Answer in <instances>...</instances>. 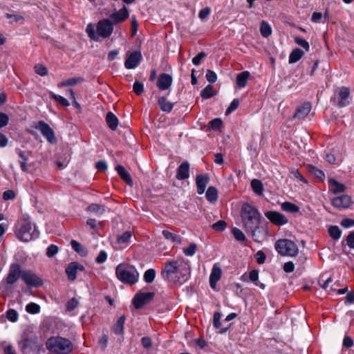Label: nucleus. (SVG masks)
Wrapping results in <instances>:
<instances>
[{
	"label": "nucleus",
	"instance_id": "69168bd1",
	"mask_svg": "<svg viewBox=\"0 0 354 354\" xmlns=\"http://www.w3.org/2000/svg\"><path fill=\"white\" fill-rule=\"evenodd\" d=\"M255 258L258 263L263 264L266 261V256L262 250H259L255 254Z\"/></svg>",
	"mask_w": 354,
	"mask_h": 354
},
{
	"label": "nucleus",
	"instance_id": "774afa93",
	"mask_svg": "<svg viewBox=\"0 0 354 354\" xmlns=\"http://www.w3.org/2000/svg\"><path fill=\"white\" fill-rule=\"evenodd\" d=\"M78 304V301L75 298H72L67 302L66 307L69 311H71L77 308Z\"/></svg>",
	"mask_w": 354,
	"mask_h": 354
},
{
	"label": "nucleus",
	"instance_id": "680f3d73",
	"mask_svg": "<svg viewBox=\"0 0 354 354\" xmlns=\"http://www.w3.org/2000/svg\"><path fill=\"white\" fill-rule=\"evenodd\" d=\"M7 318L10 322H15L18 319V313L15 310L10 309L7 311Z\"/></svg>",
	"mask_w": 354,
	"mask_h": 354
},
{
	"label": "nucleus",
	"instance_id": "2eb2a0df",
	"mask_svg": "<svg viewBox=\"0 0 354 354\" xmlns=\"http://www.w3.org/2000/svg\"><path fill=\"white\" fill-rule=\"evenodd\" d=\"M332 204L334 207L339 209L347 208L351 204V198L349 196L344 194L333 198Z\"/></svg>",
	"mask_w": 354,
	"mask_h": 354
},
{
	"label": "nucleus",
	"instance_id": "052dcab7",
	"mask_svg": "<svg viewBox=\"0 0 354 354\" xmlns=\"http://www.w3.org/2000/svg\"><path fill=\"white\" fill-rule=\"evenodd\" d=\"M207 56L206 53L205 52H201L199 53L196 56H195L192 59V63L195 66H198L201 61Z\"/></svg>",
	"mask_w": 354,
	"mask_h": 354
},
{
	"label": "nucleus",
	"instance_id": "bf43d9fd",
	"mask_svg": "<svg viewBox=\"0 0 354 354\" xmlns=\"http://www.w3.org/2000/svg\"><path fill=\"white\" fill-rule=\"evenodd\" d=\"M59 251L58 247L55 245H50L47 248L46 255L48 257H54Z\"/></svg>",
	"mask_w": 354,
	"mask_h": 354
},
{
	"label": "nucleus",
	"instance_id": "c9c22d12",
	"mask_svg": "<svg viewBox=\"0 0 354 354\" xmlns=\"http://www.w3.org/2000/svg\"><path fill=\"white\" fill-rule=\"evenodd\" d=\"M205 196L207 200L210 203H215L218 199V191L214 187H208Z\"/></svg>",
	"mask_w": 354,
	"mask_h": 354
},
{
	"label": "nucleus",
	"instance_id": "0eeeda50",
	"mask_svg": "<svg viewBox=\"0 0 354 354\" xmlns=\"http://www.w3.org/2000/svg\"><path fill=\"white\" fill-rule=\"evenodd\" d=\"M246 232L250 233L252 239L257 243L266 240L268 236V228L261 224L257 225L254 228L249 229Z\"/></svg>",
	"mask_w": 354,
	"mask_h": 354
},
{
	"label": "nucleus",
	"instance_id": "412c9836",
	"mask_svg": "<svg viewBox=\"0 0 354 354\" xmlns=\"http://www.w3.org/2000/svg\"><path fill=\"white\" fill-rule=\"evenodd\" d=\"M172 83V77L166 73H162L160 75L158 82L157 86L162 91H165L170 87Z\"/></svg>",
	"mask_w": 354,
	"mask_h": 354
},
{
	"label": "nucleus",
	"instance_id": "ddd939ff",
	"mask_svg": "<svg viewBox=\"0 0 354 354\" xmlns=\"http://www.w3.org/2000/svg\"><path fill=\"white\" fill-rule=\"evenodd\" d=\"M266 218L276 225H283L288 223V218L282 214L276 211H268L265 212Z\"/></svg>",
	"mask_w": 354,
	"mask_h": 354
},
{
	"label": "nucleus",
	"instance_id": "39448f33",
	"mask_svg": "<svg viewBox=\"0 0 354 354\" xmlns=\"http://www.w3.org/2000/svg\"><path fill=\"white\" fill-rule=\"evenodd\" d=\"M118 279L125 284H134L138 281L139 273L137 269L128 264H119L115 269Z\"/></svg>",
	"mask_w": 354,
	"mask_h": 354
},
{
	"label": "nucleus",
	"instance_id": "49530a36",
	"mask_svg": "<svg viewBox=\"0 0 354 354\" xmlns=\"http://www.w3.org/2000/svg\"><path fill=\"white\" fill-rule=\"evenodd\" d=\"M214 95L213 86L212 85H207L201 92V95L204 99H208Z\"/></svg>",
	"mask_w": 354,
	"mask_h": 354
},
{
	"label": "nucleus",
	"instance_id": "9b49d317",
	"mask_svg": "<svg viewBox=\"0 0 354 354\" xmlns=\"http://www.w3.org/2000/svg\"><path fill=\"white\" fill-rule=\"evenodd\" d=\"M20 277L21 278V266L17 263H14L11 265L4 282L7 286L12 285L16 283Z\"/></svg>",
	"mask_w": 354,
	"mask_h": 354
},
{
	"label": "nucleus",
	"instance_id": "a878e982",
	"mask_svg": "<svg viewBox=\"0 0 354 354\" xmlns=\"http://www.w3.org/2000/svg\"><path fill=\"white\" fill-rule=\"evenodd\" d=\"M115 170L120 176L130 186L133 185V180L130 174L126 171L125 168L122 165H117Z\"/></svg>",
	"mask_w": 354,
	"mask_h": 354
},
{
	"label": "nucleus",
	"instance_id": "3c124183",
	"mask_svg": "<svg viewBox=\"0 0 354 354\" xmlns=\"http://www.w3.org/2000/svg\"><path fill=\"white\" fill-rule=\"evenodd\" d=\"M133 91L136 95H141L144 91V84L138 81H136L133 85Z\"/></svg>",
	"mask_w": 354,
	"mask_h": 354
},
{
	"label": "nucleus",
	"instance_id": "e2e57ef3",
	"mask_svg": "<svg viewBox=\"0 0 354 354\" xmlns=\"http://www.w3.org/2000/svg\"><path fill=\"white\" fill-rule=\"evenodd\" d=\"M206 78L209 82L214 83L217 80V75L213 71L207 70L206 73Z\"/></svg>",
	"mask_w": 354,
	"mask_h": 354
},
{
	"label": "nucleus",
	"instance_id": "4c0bfd02",
	"mask_svg": "<svg viewBox=\"0 0 354 354\" xmlns=\"http://www.w3.org/2000/svg\"><path fill=\"white\" fill-rule=\"evenodd\" d=\"M251 186L254 192L258 195H262L263 191V183L260 180L253 179L251 181Z\"/></svg>",
	"mask_w": 354,
	"mask_h": 354
},
{
	"label": "nucleus",
	"instance_id": "b1692460",
	"mask_svg": "<svg viewBox=\"0 0 354 354\" xmlns=\"http://www.w3.org/2000/svg\"><path fill=\"white\" fill-rule=\"evenodd\" d=\"M339 97L340 100L338 102L339 107H344L349 104L348 98L350 96V91L347 87H342L339 89Z\"/></svg>",
	"mask_w": 354,
	"mask_h": 354
},
{
	"label": "nucleus",
	"instance_id": "0e129e2a",
	"mask_svg": "<svg viewBox=\"0 0 354 354\" xmlns=\"http://www.w3.org/2000/svg\"><path fill=\"white\" fill-rule=\"evenodd\" d=\"M35 73L41 76H44L48 73L47 68L43 65H36L35 66Z\"/></svg>",
	"mask_w": 354,
	"mask_h": 354
},
{
	"label": "nucleus",
	"instance_id": "7c9ffc66",
	"mask_svg": "<svg viewBox=\"0 0 354 354\" xmlns=\"http://www.w3.org/2000/svg\"><path fill=\"white\" fill-rule=\"evenodd\" d=\"M72 248L82 257H86L88 254V250L80 243L75 240L71 242Z\"/></svg>",
	"mask_w": 354,
	"mask_h": 354
},
{
	"label": "nucleus",
	"instance_id": "20e7f679",
	"mask_svg": "<svg viewBox=\"0 0 354 354\" xmlns=\"http://www.w3.org/2000/svg\"><path fill=\"white\" fill-rule=\"evenodd\" d=\"M46 346L49 351L54 353L68 354L73 350L71 341L59 336L48 338Z\"/></svg>",
	"mask_w": 354,
	"mask_h": 354
},
{
	"label": "nucleus",
	"instance_id": "09e8293b",
	"mask_svg": "<svg viewBox=\"0 0 354 354\" xmlns=\"http://www.w3.org/2000/svg\"><path fill=\"white\" fill-rule=\"evenodd\" d=\"M295 42L301 46L302 48H304L306 52H309L310 51V45H309V43L304 39L301 38V37H295Z\"/></svg>",
	"mask_w": 354,
	"mask_h": 354
},
{
	"label": "nucleus",
	"instance_id": "7ed1b4c3",
	"mask_svg": "<svg viewBox=\"0 0 354 354\" xmlns=\"http://www.w3.org/2000/svg\"><path fill=\"white\" fill-rule=\"evenodd\" d=\"M241 217L245 231L254 228L257 225L261 224V222L260 212L255 207L249 203L243 205L241 210Z\"/></svg>",
	"mask_w": 354,
	"mask_h": 354
},
{
	"label": "nucleus",
	"instance_id": "c03bdc74",
	"mask_svg": "<svg viewBox=\"0 0 354 354\" xmlns=\"http://www.w3.org/2000/svg\"><path fill=\"white\" fill-rule=\"evenodd\" d=\"M156 277V271L154 269H148L144 274V280L147 283H151L154 281Z\"/></svg>",
	"mask_w": 354,
	"mask_h": 354
},
{
	"label": "nucleus",
	"instance_id": "5fc2aeb1",
	"mask_svg": "<svg viewBox=\"0 0 354 354\" xmlns=\"http://www.w3.org/2000/svg\"><path fill=\"white\" fill-rule=\"evenodd\" d=\"M222 120L220 118H215L209 123V128L212 130H217L222 125Z\"/></svg>",
	"mask_w": 354,
	"mask_h": 354
},
{
	"label": "nucleus",
	"instance_id": "13d9d810",
	"mask_svg": "<svg viewBox=\"0 0 354 354\" xmlns=\"http://www.w3.org/2000/svg\"><path fill=\"white\" fill-rule=\"evenodd\" d=\"M346 244L351 249H354V231L351 232L345 239Z\"/></svg>",
	"mask_w": 354,
	"mask_h": 354
},
{
	"label": "nucleus",
	"instance_id": "338daca9",
	"mask_svg": "<svg viewBox=\"0 0 354 354\" xmlns=\"http://www.w3.org/2000/svg\"><path fill=\"white\" fill-rule=\"evenodd\" d=\"M341 225L344 228H349L354 226V219L352 218H344L340 223Z\"/></svg>",
	"mask_w": 354,
	"mask_h": 354
},
{
	"label": "nucleus",
	"instance_id": "58836bf2",
	"mask_svg": "<svg viewBox=\"0 0 354 354\" xmlns=\"http://www.w3.org/2000/svg\"><path fill=\"white\" fill-rule=\"evenodd\" d=\"M281 209L287 212L296 213L299 211V207L290 202H284L281 204Z\"/></svg>",
	"mask_w": 354,
	"mask_h": 354
},
{
	"label": "nucleus",
	"instance_id": "37998d69",
	"mask_svg": "<svg viewBox=\"0 0 354 354\" xmlns=\"http://www.w3.org/2000/svg\"><path fill=\"white\" fill-rule=\"evenodd\" d=\"M50 97L55 100L57 103L63 106H68L70 105L69 102L65 97L62 95L55 94L53 92L50 93Z\"/></svg>",
	"mask_w": 354,
	"mask_h": 354
},
{
	"label": "nucleus",
	"instance_id": "603ef678",
	"mask_svg": "<svg viewBox=\"0 0 354 354\" xmlns=\"http://www.w3.org/2000/svg\"><path fill=\"white\" fill-rule=\"evenodd\" d=\"M311 172L313 174V176L319 181H323L324 179L325 178L324 173L322 170L315 167L312 168Z\"/></svg>",
	"mask_w": 354,
	"mask_h": 354
},
{
	"label": "nucleus",
	"instance_id": "473e14b6",
	"mask_svg": "<svg viewBox=\"0 0 354 354\" xmlns=\"http://www.w3.org/2000/svg\"><path fill=\"white\" fill-rule=\"evenodd\" d=\"M126 320V317L124 315H122L117 320L116 323L112 328L113 331L115 334H122L124 332V324Z\"/></svg>",
	"mask_w": 354,
	"mask_h": 354
},
{
	"label": "nucleus",
	"instance_id": "dca6fc26",
	"mask_svg": "<svg viewBox=\"0 0 354 354\" xmlns=\"http://www.w3.org/2000/svg\"><path fill=\"white\" fill-rule=\"evenodd\" d=\"M84 266L77 262L71 263L66 269V273L68 279L73 281L76 279L77 272L78 270H83Z\"/></svg>",
	"mask_w": 354,
	"mask_h": 354
},
{
	"label": "nucleus",
	"instance_id": "4d7b16f0",
	"mask_svg": "<svg viewBox=\"0 0 354 354\" xmlns=\"http://www.w3.org/2000/svg\"><path fill=\"white\" fill-rule=\"evenodd\" d=\"M239 105V100L234 99L232 100V102H231L230 105L229 106V107L227 109V110L225 111V114L226 115L230 114L232 112H233L238 108Z\"/></svg>",
	"mask_w": 354,
	"mask_h": 354
},
{
	"label": "nucleus",
	"instance_id": "6e6d98bb",
	"mask_svg": "<svg viewBox=\"0 0 354 354\" xmlns=\"http://www.w3.org/2000/svg\"><path fill=\"white\" fill-rule=\"evenodd\" d=\"M196 250V245L195 243L189 244V247L183 249L184 254L187 257L193 256Z\"/></svg>",
	"mask_w": 354,
	"mask_h": 354
},
{
	"label": "nucleus",
	"instance_id": "9d476101",
	"mask_svg": "<svg viewBox=\"0 0 354 354\" xmlns=\"http://www.w3.org/2000/svg\"><path fill=\"white\" fill-rule=\"evenodd\" d=\"M154 295L153 292L137 293L133 299L134 307L138 309L142 308L145 304L153 300Z\"/></svg>",
	"mask_w": 354,
	"mask_h": 354
},
{
	"label": "nucleus",
	"instance_id": "423d86ee",
	"mask_svg": "<svg viewBox=\"0 0 354 354\" xmlns=\"http://www.w3.org/2000/svg\"><path fill=\"white\" fill-rule=\"evenodd\" d=\"M275 250L282 256L295 257L299 252L297 245L288 239H279L274 244Z\"/></svg>",
	"mask_w": 354,
	"mask_h": 354
},
{
	"label": "nucleus",
	"instance_id": "f8f14e48",
	"mask_svg": "<svg viewBox=\"0 0 354 354\" xmlns=\"http://www.w3.org/2000/svg\"><path fill=\"white\" fill-rule=\"evenodd\" d=\"M21 279L30 286L38 287L43 284L42 280L30 270H21Z\"/></svg>",
	"mask_w": 354,
	"mask_h": 354
},
{
	"label": "nucleus",
	"instance_id": "4468645a",
	"mask_svg": "<svg viewBox=\"0 0 354 354\" xmlns=\"http://www.w3.org/2000/svg\"><path fill=\"white\" fill-rule=\"evenodd\" d=\"M142 60V54L139 51H134L127 55L124 66L127 69L136 68Z\"/></svg>",
	"mask_w": 354,
	"mask_h": 354
},
{
	"label": "nucleus",
	"instance_id": "cd10ccee",
	"mask_svg": "<svg viewBox=\"0 0 354 354\" xmlns=\"http://www.w3.org/2000/svg\"><path fill=\"white\" fill-rule=\"evenodd\" d=\"M161 111L170 113L174 108V103L168 101L166 97H160L158 100Z\"/></svg>",
	"mask_w": 354,
	"mask_h": 354
},
{
	"label": "nucleus",
	"instance_id": "f03ea898",
	"mask_svg": "<svg viewBox=\"0 0 354 354\" xmlns=\"http://www.w3.org/2000/svg\"><path fill=\"white\" fill-rule=\"evenodd\" d=\"M16 227L15 234L21 241L28 242L39 237V232L29 216L19 219Z\"/></svg>",
	"mask_w": 354,
	"mask_h": 354
},
{
	"label": "nucleus",
	"instance_id": "de8ad7c7",
	"mask_svg": "<svg viewBox=\"0 0 354 354\" xmlns=\"http://www.w3.org/2000/svg\"><path fill=\"white\" fill-rule=\"evenodd\" d=\"M232 234L234 237L238 241L243 242L245 241L246 239V237L244 234V233L239 228L234 227L232 230Z\"/></svg>",
	"mask_w": 354,
	"mask_h": 354
},
{
	"label": "nucleus",
	"instance_id": "aec40b11",
	"mask_svg": "<svg viewBox=\"0 0 354 354\" xmlns=\"http://www.w3.org/2000/svg\"><path fill=\"white\" fill-rule=\"evenodd\" d=\"M221 267L217 263L214 264L209 276V284L211 288H215L216 283L221 279Z\"/></svg>",
	"mask_w": 354,
	"mask_h": 354
},
{
	"label": "nucleus",
	"instance_id": "f257e3e1",
	"mask_svg": "<svg viewBox=\"0 0 354 354\" xmlns=\"http://www.w3.org/2000/svg\"><path fill=\"white\" fill-rule=\"evenodd\" d=\"M190 271L189 262L180 259L167 261L161 271L160 276L165 281L172 283L173 277L178 272L180 277L176 281L179 283H185L189 277Z\"/></svg>",
	"mask_w": 354,
	"mask_h": 354
},
{
	"label": "nucleus",
	"instance_id": "5701e85b",
	"mask_svg": "<svg viewBox=\"0 0 354 354\" xmlns=\"http://www.w3.org/2000/svg\"><path fill=\"white\" fill-rule=\"evenodd\" d=\"M17 153L20 158V160L19 161L21 169L24 172H28V166L27 165V162L29 160L30 153L28 151H22L20 149H17Z\"/></svg>",
	"mask_w": 354,
	"mask_h": 354
},
{
	"label": "nucleus",
	"instance_id": "1a4fd4ad",
	"mask_svg": "<svg viewBox=\"0 0 354 354\" xmlns=\"http://www.w3.org/2000/svg\"><path fill=\"white\" fill-rule=\"evenodd\" d=\"M35 128L40 131L43 136L45 137L50 143H55L57 141L53 129L44 121H39Z\"/></svg>",
	"mask_w": 354,
	"mask_h": 354
},
{
	"label": "nucleus",
	"instance_id": "72a5a7b5",
	"mask_svg": "<svg viewBox=\"0 0 354 354\" xmlns=\"http://www.w3.org/2000/svg\"><path fill=\"white\" fill-rule=\"evenodd\" d=\"M24 346L25 348H30L31 350L39 351L40 349V346L36 337L26 339L24 342Z\"/></svg>",
	"mask_w": 354,
	"mask_h": 354
},
{
	"label": "nucleus",
	"instance_id": "4be33fe9",
	"mask_svg": "<svg viewBox=\"0 0 354 354\" xmlns=\"http://www.w3.org/2000/svg\"><path fill=\"white\" fill-rule=\"evenodd\" d=\"M311 110V104L309 102L304 103L299 106L293 115L294 118L304 120L310 113Z\"/></svg>",
	"mask_w": 354,
	"mask_h": 354
},
{
	"label": "nucleus",
	"instance_id": "e433bc0d",
	"mask_svg": "<svg viewBox=\"0 0 354 354\" xmlns=\"http://www.w3.org/2000/svg\"><path fill=\"white\" fill-rule=\"evenodd\" d=\"M249 279L252 282H253L255 284V286L259 287L261 289L265 288V285L263 283L258 281L259 272L257 270H253L250 271L249 273Z\"/></svg>",
	"mask_w": 354,
	"mask_h": 354
},
{
	"label": "nucleus",
	"instance_id": "864d4df0",
	"mask_svg": "<svg viewBox=\"0 0 354 354\" xmlns=\"http://www.w3.org/2000/svg\"><path fill=\"white\" fill-rule=\"evenodd\" d=\"M226 223L223 220H220L218 222L214 223L212 227L216 232L223 231L226 227Z\"/></svg>",
	"mask_w": 354,
	"mask_h": 354
},
{
	"label": "nucleus",
	"instance_id": "ea45409f",
	"mask_svg": "<svg viewBox=\"0 0 354 354\" xmlns=\"http://www.w3.org/2000/svg\"><path fill=\"white\" fill-rule=\"evenodd\" d=\"M260 32L263 37H268L272 34V28L269 24L262 21L260 26Z\"/></svg>",
	"mask_w": 354,
	"mask_h": 354
},
{
	"label": "nucleus",
	"instance_id": "a211bd4d",
	"mask_svg": "<svg viewBox=\"0 0 354 354\" xmlns=\"http://www.w3.org/2000/svg\"><path fill=\"white\" fill-rule=\"evenodd\" d=\"M209 181V178L206 174L198 175L196 178L197 193L202 194L205 192L206 187Z\"/></svg>",
	"mask_w": 354,
	"mask_h": 354
},
{
	"label": "nucleus",
	"instance_id": "c756f323",
	"mask_svg": "<svg viewBox=\"0 0 354 354\" xmlns=\"http://www.w3.org/2000/svg\"><path fill=\"white\" fill-rule=\"evenodd\" d=\"M250 76L249 71H245L240 73L236 77V84L239 88H243L247 85V82Z\"/></svg>",
	"mask_w": 354,
	"mask_h": 354
},
{
	"label": "nucleus",
	"instance_id": "6ab92c4d",
	"mask_svg": "<svg viewBox=\"0 0 354 354\" xmlns=\"http://www.w3.org/2000/svg\"><path fill=\"white\" fill-rule=\"evenodd\" d=\"M129 17V12L125 6L122 7L119 11L113 13L110 19L114 24H119L124 21Z\"/></svg>",
	"mask_w": 354,
	"mask_h": 354
},
{
	"label": "nucleus",
	"instance_id": "393cba45",
	"mask_svg": "<svg viewBox=\"0 0 354 354\" xmlns=\"http://www.w3.org/2000/svg\"><path fill=\"white\" fill-rule=\"evenodd\" d=\"M84 81L82 77H75L69 78L65 81L61 82L57 84L59 88H63L66 86H73L78 84H81Z\"/></svg>",
	"mask_w": 354,
	"mask_h": 354
},
{
	"label": "nucleus",
	"instance_id": "f3484780",
	"mask_svg": "<svg viewBox=\"0 0 354 354\" xmlns=\"http://www.w3.org/2000/svg\"><path fill=\"white\" fill-rule=\"evenodd\" d=\"M189 164L187 161L183 162L178 167L176 177L178 180H185L189 177Z\"/></svg>",
	"mask_w": 354,
	"mask_h": 354
},
{
	"label": "nucleus",
	"instance_id": "8fccbe9b",
	"mask_svg": "<svg viewBox=\"0 0 354 354\" xmlns=\"http://www.w3.org/2000/svg\"><path fill=\"white\" fill-rule=\"evenodd\" d=\"M131 236H132V234L131 232L126 231L122 235L118 236V242L119 243H127L129 241Z\"/></svg>",
	"mask_w": 354,
	"mask_h": 354
},
{
	"label": "nucleus",
	"instance_id": "a19ab883",
	"mask_svg": "<svg viewBox=\"0 0 354 354\" xmlns=\"http://www.w3.org/2000/svg\"><path fill=\"white\" fill-rule=\"evenodd\" d=\"M328 233L330 237L335 241L339 240L342 236V230L337 225L330 226Z\"/></svg>",
	"mask_w": 354,
	"mask_h": 354
},
{
	"label": "nucleus",
	"instance_id": "79ce46f5",
	"mask_svg": "<svg viewBox=\"0 0 354 354\" xmlns=\"http://www.w3.org/2000/svg\"><path fill=\"white\" fill-rule=\"evenodd\" d=\"M162 234L167 240L171 241L173 243H181V238L176 234H173L167 230H163Z\"/></svg>",
	"mask_w": 354,
	"mask_h": 354
},
{
	"label": "nucleus",
	"instance_id": "2f4dec72",
	"mask_svg": "<svg viewBox=\"0 0 354 354\" xmlns=\"http://www.w3.org/2000/svg\"><path fill=\"white\" fill-rule=\"evenodd\" d=\"M328 183L332 192L335 194L342 192L345 189V186L339 183L337 180L333 178L328 180Z\"/></svg>",
	"mask_w": 354,
	"mask_h": 354
},
{
	"label": "nucleus",
	"instance_id": "c85d7f7f",
	"mask_svg": "<svg viewBox=\"0 0 354 354\" xmlns=\"http://www.w3.org/2000/svg\"><path fill=\"white\" fill-rule=\"evenodd\" d=\"M106 122L108 127L113 131L115 130L118 125V118L112 113L108 112L106 115Z\"/></svg>",
	"mask_w": 354,
	"mask_h": 354
},
{
	"label": "nucleus",
	"instance_id": "a18cd8bd",
	"mask_svg": "<svg viewBox=\"0 0 354 354\" xmlns=\"http://www.w3.org/2000/svg\"><path fill=\"white\" fill-rule=\"evenodd\" d=\"M40 306L36 303H29L26 306V310L30 314H37L40 312Z\"/></svg>",
	"mask_w": 354,
	"mask_h": 354
},
{
	"label": "nucleus",
	"instance_id": "f704fd0d",
	"mask_svg": "<svg viewBox=\"0 0 354 354\" xmlns=\"http://www.w3.org/2000/svg\"><path fill=\"white\" fill-rule=\"evenodd\" d=\"M304 55V52L299 49H294L289 55V63L294 64L298 62Z\"/></svg>",
	"mask_w": 354,
	"mask_h": 354
},
{
	"label": "nucleus",
	"instance_id": "bb28decb",
	"mask_svg": "<svg viewBox=\"0 0 354 354\" xmlns=\"http://www.w3.org/2000/svg\"><path fill=\"white\" fill-rule=\"evenodd\" d=\"M106 209V207L104 205L97 203L91 204L86 209V210L88 212L93 213L97 216L103 214L105 212Z\"/></svg>",
	"mask_w": 354,
	"mask_h": 354
},
{
	"label": "nucleus",
	"instance_id": "6e6552de",
	"mask_svg": "<svg viewBox=\"0 0 354 354\" xmlns=\"http://www.w3.org/2000/svg\"><path fill=\"white\" fill-rule=\"evenodd\" d=\"M113 26L111 19H106L100 21L97 26V33L99 37H109L113 32Z\"/></svg>",
	"mask_w": 354,
	"mask_h": 354
}]
</instances>
